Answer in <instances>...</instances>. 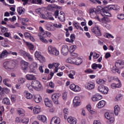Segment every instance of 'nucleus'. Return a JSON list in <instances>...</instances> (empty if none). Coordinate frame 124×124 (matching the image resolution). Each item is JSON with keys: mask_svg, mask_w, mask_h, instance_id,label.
Listing matches in <instances>:
<instances>
[{"mask_svg": "<svg viewBox=\"0 0 124 124\" xmlns=\"http://www.w3.org/2000/svg\"><path fill=\"white\" fill-rule=\"evenodd\" d=\"M119 112H120V107L118 105H116L114 107V114L116 116H118Z\"/></svg>", "mask_w": 124, "mask_h": 124, "instance_id": "nucleus-32", "label": "nucleus"}, {"mask_svg": "<svg viewBox=\"0 0 124 124\" xmlns=\"http://www.w3.org/2000/svg\"><path fill=\"white\" fill-rule=\"evenodd\" d=\"M112 9L118 11L120 9V7L117 5H112Z\"/></svg>", "mask_w": 124, "mask_h": 124, "instance_id": "nucleus-46", "label": "nucleus"}, {"mask_svg": "<svg viewBox=\"0 0 124 124\" xmlns=\"http://www.w3.org/2000/svg\"><path fill=\"white\" fill-rule=\"evenodd\" d=\"M18 82L20 84H24V83H25V82H26V79H25L24 78H19L18 79Z\"/></svg>", "mask_w": 124, "mask_h": 124, "instance_id": "nucleus-50", "label": "nucleus"}, {"mask_svg": "<svg viewBox=\"0 0 124 124\" xmlns=\"http://www.w3.org/2000/svg\"><path fill=\"white\" fill-rule=\"evenodd\" d=\"M10 63H9V62H4L3 64V66L5 68V69H9V64Z\"/></svg>", "mask_w": 124, "mask_h": 124, "instance_id": "nucleus-35", "label": "nucleus"}, {"mask_svg": "<svg viewBox=\"0 0 124 124\" xmlns=\"http://www.w3.org/2000/svg\"><path fill=\"white\" fill-rule=\"evenodd\" d=\"M24 94L25 97H26V98H27V99H31V98H32V94L29 93L28 91H24Z\"/></svg>", "mask_w": 124, "mask_h": 124, "instance_id": "nucleus-18", "label": "nucleus"}, {"mask_svg": "<svg viewBox=\"0 0 124 124\" xmlns=\"http://www.w3.org/2000/svg\"><path fill=\"white\" fill-rule=\"evenodd\" d=\"M60 66L59 63H53V68L54 72H58V68Z\"/></svg>", "mask_w": 124, "mask_h": 124, "instance_id": "nucleus-33", "label": "nucleus"}, {"mask_svg": "<svg viewBox=\"0 0 124 124\" xmlns=\"http://www.w3.org/2000/svg\"><path fill=\"white\" fill-rule=\"evenodd\" d=\"M17 11L19 14V15H21V14H24L25 12L26 11V10L25 8L22 7H19L17 9Z\"/></svg>", "mask_w": 124, "mask_h": 124, "instance_id": "nucleus-23", "label": "nucleus"}, {"mask_svg": "<svg viewBox=\"0 0 124 124\" xmlns=\"http://www.w3.org/2000/svg\"><path fill=\"white\" fill-rule=\"evenodd\" d=\"M25 56L26 57H28V58L29 59V61H30V62H32V61H33V59H32V57H31V55L29 53H25Z\"/></svg>", "mask_w": 124, "mask_h": 124, "instance_id": "nucleus-45", "label": "nucleus"}, {"mask_svg": "<svg viewBox=\"0 0 124 124\" xmlns=\"http://www.w3.org/2000/svg\"><path fill=\"white\" fill-rule=\"evenodd\" d=\"M31 85L37 91H40V90H41L42 86L39 81L34 79L32 81Z\"/></svg>", "mask_w": 124, "mask_h": 124, "instance_id": "nucleus-2", "label": "nucleus"}, {"mask_svg": "<svg viewBox=\"0 0 124 124\" xmlns=\"http://www.w3.org/2000/svg\"><path fill=\"white\" fill-rule=\"evenodd\" d=\"M48 52L52 54V55H54V56H58L59 54L60 53L59 52V51L57 50L56 48L53 47L52 46H49L48 47Z\"/></svg>", "mask_w": 124, "mask_h": 124, "instance_id": "nucleus-5", "label": "nucleus"}, {"mask_svg": "<svg viewBox=\"0 0 124 124\" xmlns=\"http://www.w3.org/2000/svg\"><path fill=\"white\" fill-rule=\"evenodd\" d=\"M37 59H38V61H40V62H42V63H43V62H45V58H44V57H43L41 55Z\"/></svg>", "mask_w": 124, "mask_h": 124, "instance_id": "nucleus-39", "label": "nucleus"}, {"mask_svg": "<svg viewBox=\"0 0 124 124\" xmlns=\"http://www.w3.org/2000/svg\"><path fill=\"white\" fill-rule=\"evenodd\" d=\"M17 111L19 115H22V116H24V114H25V110L23 108H18Z\"/></svg>", "mask_w": 124, "mask_h": 124, "instance_id": "nucleus-36", "label": "nucleus"}, {"mask_svg": "<svg viewBox=\"0 0 124 124\" xmlns=\"http://www.w3.org/2000/svg\"><path fill=\"white\" fill-rule=\"evenodd\" d=\"M117 17L119 20H124V14H120L118 15Z\"/></svg>", "mask_w": 124, "mask_h": 124, "instance_id": "nucleus-43", "label": "nucleus"}, {"mask_svg": "<svg viewBox=\"0 0 124 124\" xmlns=\"http://www.w3.org/2000/svg\"><path fill=\"white\" fill-rule=\"evenodd\" d=\"M86 89H88V90H93L94 89V84L93 83H87L85 85Z\"/></svg>", "mask_w": 124, "mask_h": 124, "instance_id": "nucleus-24", "label": "nucleus"}, {"mask_svg": "<svg viewBox=\"0 0 124 124\" xmlns=\"http://www.w3.org/2000/svg\"><path fill=\"white\" fill-rule=\"evenodd\" d=\"M76 72L75 71L71 70L70 71V73L68 75L69 78H70V79H74V76L76 74Z\"/></svg>", "mask_w": 124, "mask_h": 124, "instance_id": "nucleus-31", "label": "nucleus"}, {"mask_svg": "<svg viewBox=\"0 0 124 124\" xmlns=\"http://www.w3.org/2000/svg\"><path fill=\"white\" fill-rule=\"evenodd\" d=\"M46 30L47 31H55L56 29H55V27H46Z\"/></svg>", "mask_w": 124, "mask_h": 124, "instance_id": "nucleus-57", "label": "nucleus"}, {"mask_svg": "<svg viewBox=\"0 0 124 124\" xmlns=\"http://www.w3.org/2000/svg\"><path fill=\"white\" fill-rule=\"evenodd\" d=\"M49 87H50V88H51L52 89H54V88L55 87V84H54V83H53V82H50L49 83Z\"/></svg>", "mask_w": 124, "mask_h": 124, "instance_id": "nucleus-62", "label": "nucleus"}, {"mask_svg": "<svg viewBox=\"0 0 124 124\" xmlns=\"http://www.w3.org/2000/svg\"><path fill=\"white\" fill-rule=\"evenodd\" d=\"M92 31L97 36H101V31H100V29H99L98 27L95 26L92 29Z\"/></svg>", "mask_w": 124, "mask_h": 124, "instance_id": "nucleus-7", "label": "nucleus"}, {"mask_svg": "<svg viewBox=\"0 0 124 124\" xmlns=\"http://www.w3.org/2000/svg\"><path fill=\"white\" fill-rule=\"evenodd\" d=\"M102 98V96L99 94H96L92 97L93 101H98Z\"/></svg>", "mask_w": 124, "mask_h": 124, "instance_id": "nucleus-14", "label": "nucleus"}, {"mask_svg": "<svg viewBox=\"0 0 124 124\" xmlns=\"http://www.w3.org/2000/svg\"><path fill=\"white\" fill-rule=\"evenodd\" d=\"M77 46H72L70 47V52H74L76 50Z\"/></svg>", "mask_w": 124, "mask_h": 124, "instance_id": "nucleus-42", "label": "nucleus"}, {"mask_svg": "<svg viewBox=\"0 0 124 124\" xmlns=\"http://www.w3.org/2000/svg\"><path fill=\"white\" fill-rule=\"evenodd\" d=\"M61 96L60 93H54L51 96V99L54 104H59V98Z\"/></svg>", "mask_w": 124, "mask_h": 124, "instance_id": "nucleus-4", "label": "nucleus"}, {"mask_svg": "<svg viewBox=\"0 0 124 124\" xmlns=\"http://www.w3.org/2000/svg\"><path fill=\"white\" fill-rule=\"evenodd\" d=\"M70 39L72 42H73L75 40V35L74 34H71Z\"/></svg>", "mask_w": 124, "mask_h": 124, "instance_id": "nucleus-51", "label": "nucleus"}, {"mask_svg": "<svg viewBox=\"0 0 124 124\" xmlns=\"http://www.w3.org/2000/svg\"><path fill=\"white\" fill-rule=\"evenodd\" d=\"M41 55V54H39V52L36 51L35 53V58H36L37 59H38L40 56Z\"/></svg>", "mask_w": 124, "mask_h": 124, "instance_id": "nucleus-61", "label": "nucleus"}, {"mask_svg": "<svg viewBox=\"0 0 124 124\" xmlns=\"http://www.w3.org/2000/svg\"><path fill=\"white\" fill-rule=\"evenodd\" d=\"M93 58H94L95 59H97L98 58H99V54L96 53V52H94Z\"/></svg>", "mask_w": 124, "mask_h": 124, "instance_id": "nucleus-58", "label": "nucleus"}, {"mask_svg": "<svg viewBox=\"0 0 124 124\" xmlns=\"http://www.w3.org/2000/svg\"><path fill=\"white\" fill-rule=\"evenodd\" d=\"M54 16H55V18H58L59 16V10H57L54 12Z\"/></svg>", "mask_w": 124, "mask_h": 124, "instance_id": "nucleus-64", "label": "nucleus"}, {"mask_svg": "<svg viewBox=\"0 0 124 124\" xmlns=\"http://www.w3.org/2000/svg\"><path fill=\"white\" fill-rule=\"evenodd\" d=\"M105 106V101H100L98 105H97V107L98 108H103Z\"/></svg>", "mask_w": 124, "mask_h": 124, "instance_id": "nucleus-29", "label": "nucleus"}, {"mask_svg": "<svg viewBox=\"0 0 124 124\" xmlns=\"http://www.w3.org/2000/svg\"><path fill=\"white\" fill-rule=\"evenodd\" d=\"M23 124H28L29 123V118H25L22 120Z\"/></svg>", "mask_w": 124, "mask_h": 124, "instance_id": "nucleus-49", "label": "nucleus"}, {"mask_svg": "<svg viewBox=\"0 0 124 124\" xmlns=\"http://www.w3.org/2000/svg\"><path fill=\"white\" fill-rule=\"evenodd\" d=\"M26 78L27 80L31 81V80H36V78L33 75L28 74L26 76Z\"/></svg>", "mask_w": 124, "mask_h": 124, "instance_id": "nucleus-22", "label": "nucleus"}, {"mask_svg": "<svg viewBox=\"0 0 124 124\" xmlns=\"http://www.w3.org/2000/svg\"><path fill=\"white\" fill-rule=\"evenodd\" d=\"M58 19L61 21V22H64L65 21V17H64V13L62 11H61L60 13Z\"/></svg>", "mask_w": 124, "mask_h": 124, "instance_id": "nucleus-16", "label": "nucleus"}, {"mask_svg": "<svg viewBox=\"0 0 124 124\" xmlns=\"http://www.w3.org/2000/svg\"><path fill=\"white\" fill-rule=\"evenodd\" d=\"M98 90L99 92H100L104 94H107L108 93V88L104 86V85L99 86Z\"/></svg>", "mask_w": 124, "mask_h": 124, "instance_id": "nucleus-6", "label": "nucleus"}, {"mask_svg": "<svg viewBox=\"0 0 124 124\" xmlns=\"http://www.w3.org/2000/svg\"><path fill=\"white\" fill-rule=\"evenodd\" d=\"M96 10L98 12H104L105 10L102 7L98 6L97 7Z\"/></svg>", "mask_w": 124, "mask_h": 124, "instance_id": "nucleus-40", "label": "nucleus"}, {"mask_svg": "<svg viewBox=\"0 0 124 124\" xmlns=\"http://www.w3.org/2000/svg\"><path fill=\"white\" fill-rule=\"evenodd\" d=\"M44 102L46 106L47 107H52V101L49 100V98H46L44 99Z\"/></svg>", "mask_w": 124, "mask_h": 124, "instance_id": "nucleus-15", "label": "nucleus"}, {"mask_svg": "<svg viewBox=\"0 0 124 124\" xmlns=\"http://www.w3.org/2000/svg\"><path fill=\"white\" fill-rule=\"evenodd\" d=\"M73 104L74 107H77L81 104V100H80V97L78 96H76L74 98L73 100Z\"/></svg>", "mask_w": 124, "mask_h": 124, "instance_id": "nucleus-10", "label": "nucleus"}, {"mask_svg": "<svg viewBox=\"0 0 124 124\" xmlns=\"http://www.w3.org/2000/svg\"><path fill=\"white\" fill-rule=\"evenodd\" d=\"M105 117L106 119H107V120H108L109 124H113V122L115 121L114 117H111L108 112H106L105 113Z\"/></svg>", "mask_w": 124, "mask_h": 124, "instance_id": "nucleus-12", "label": "nucleus"}, {"mask_svg": "<svg viewBox=\"0 0 124 124\" xmlns=\"http://www.w3.org/2000/svg\"><path fill=\"white\" fill-rule=\"evenodd\" d=\"M35 69L36 68L33 67L32 66L30 67V72H32L33 73H35Z\"/></svg>", "mask_w": 124, "mask_h": 124, "instance_id": "nucleus-54", "label": "nucleus"}, {"mask_svg": "<svg viewBox=\"0 0 124 124\" xmlns=\"http://www.w3.org/2000/svg\"><path fill=\"white\" fill-rule=\"evenodd\" d=\"M0 30L2 32H6L8 31V29L3 27H0Z\"/></svg>", "mask_w": 124, "mask_h": 124, "instance_id": "nucleus-48", "label": "nucleus"}, {"mask_svg": "<svg viewBox=\"0 0 124 124\" xmlns=\"http://www.w3.org/2000/svg\"><path fill=\"white\" fill-rule=\"evenodd\" d=\"M112 89H117V88H121L122 87V83L119 82V84L112 83L111 85Z\"/></svg>", "mask_w": 124, "mask_h": 124, "instance_id": "nucleus-27", "label": "nucleus"}, {"mask_svg": "<svg viewBox=\"0 0 124 124\" xmlns=\"http://www.w3.org/2000/svg\"><path fill=\"white\" fill-rule=\"evenodd\" d=\"M40 16L41 18H43V19H45L46 20L48 19V17L45 16L44 14H40Z\"/></svg>", "mask_w": 124, "mask_h": 124, "instance_id": "nucleus-59", "label": "nucleus"}, {"mask_svg": "<svg viewBox=\"0 0 124 124\" xmlns=\"http://www.w3.org/2000/svg\"><path fill=\"white\" fill-rule=\"evenodd\" d=\"M110 57H111V54L110 53V52H107V53H106L105 58L106 59H108V58H110Z\"/></svg>", "mask_w": 124, "mask_h": 124, "instance_id": "nucleus-63", "label": "nucleus"}, {"mask_svg": "<svg viewBox=\"0 0 124 124\" xmlns=\"http://www.w3.org/2000/svg\"><path fill=\"white\" fill-rule=\"evenodd\" d=\"M105 82H106V81L102 79L96 81L97 84H98L99 85H104L105 84Z\"/></svg>", "mask_w": 124, "mask_h": 124, "instance_id": "nucleus-37", "label": "nucleus"}, {"mask_svg": "<svg viewBox=\"0 0 124 124\" xmlns=\"http://www.w3.org/2000/svg\"><path fill=\"white\" fill-rule=\"evenodd\" d=\"M67 121L70 124H77V119L72 116H69L67 119Z\"/></svg>", "mask_w": 124, "mask_h": 124, "instance_id": "nucleus-11", "label": "nucleus"}, {"mask_svg": "<svg viewBox=\"0 0 124 124\" xmlns=\"http://www.w3.org/2000/svg\"><path fill=\"white\" fill-rule=\"evenodd\" d=\"M21 67L22 70H27L30 65V63L25 61H22L20 62Z\"/></svg>", "mask_w": 124, "mask_h": 124, "instance_id": "nucleus-8", "label": "nucleus"}, {"mask_svg": "<svg viewBox=\"0 0 124 124\" xmlns=\"http://www.w3.org/2000/svg\"><path fill=\"white\" fill-rule=\"evenodd\" d=\"M69 51V49L67 45H65L62 46L61 52L62 55H63V56H66V55L68 54Z\"/></svg>", "mask_w": 124, "mask_h": 124, "instance_id": "nucleus-9", "label": "nucleus"}, {"mask_svg": "<svg viewBox=\"0 0 124 124\" xmlns=\"http://www.w3.org/2000/svg\"><path fill=\"white\" fill-rule=\"evenodd\" d=\"M37 119L39 121H42L43 123L46 122V116L44 115H38L37 116Z\"/></svg>", "mask_w": 124, "mask_h": 124, "instance_id": "nucleus-28", "label": "nucleus"}, {"mask_svg": "<svg viewBox=\"0 0 124 124\" xmlns=\"http://www.w3.org/2000/svg\"><path fill=\"white\" fill-rule=\"evenodd\" d=\"M115 67L116 68L114 69L116 72H117L118 74H121V71L120 69H123L124 67V62L122 61H118L115 63Z\"/></svg>", "mask_w": 124, "mask_h": 124, "instance_id": "nucleus-1", "label": "nucleus"}, {"mask_svg": "<svg viewBox=\"0 0 124 124\" xmlns=\"http://www.w3.org/2000/svg\"><path fill=\"white\" fill-rule=\"evenodd\" d=\"M95 9H91L89 10L90 14L93 18H94L96 16V12Z\"/></svg>", "mask_w": 124, "mask_h": 124, "instance_id": "nucleus-25", "label": "nucleus"}, {"mask_svg": "<svg viewBox=\"0 0 124 124\" xmlns=\"http://www.w3.org/2000/svg\"><path fill=\"white\" fill-rule=\"evenodd\" d=\"M53 26L54 28H57V29H62V24H54Z\"/></svg>", "mask_w": 124, "mask_h": 124, "instance_id": "nucleus-53", "label": "nucleus"}, {"mask_svg": "<svg viewBox=\"0 0 124 124\" xmlns=\"http://www.w3.org/2000/svg\"><path fill=\"white\" fill-rule=\"evenodd\" d=\"M8 54L9 53H8L7 50H4L0 55V60H1V59H4V58H6Z\"/></svg>", "mask_w": 124, "mask_h": 124, "instance_id": "nucleus-17", "label": "nucleus"}, {"mask_svg": "<svg viewBox=\"0 0 124 124\" xmlns=\"http://www.w3.org/2000/svg\"><path fill=\"white\" fill-rule=\"evenodd\" d=\"M31 66H32V67H34L35 68H37V63L36 62H33Z\"/></svg>", "mask_w": 124, "mask_h": 124, "instance_id": "nucleus-60", "label": "nucleus"}, {"mask_svg": "<svg viewBox=\"0 0 124 124\" xmlns=\"http://www.w3.org/2000/svg\"><path fill=\"white\" fill-rule=\"evenodd\" d=\"M9 69H13L15 67L16 64V60L9 62Z\"/></svg>", "mask_w": 124, "mask_h": 124, "instance_id": "nucleus-19", "label": "nucleus"}, {"mask_svg": "<svg viewBox=\"0 0 124 124\" xmlns=\"http://www.w3.org/2000/svg\"><path fill=\"white\" fill-rule=\"evenodd\" d=\"M33 113L35 114H39V113L41 112V110L40 109V107L38 106H37L34 107L33 108Z\"/></svg>", "mask_w": 124, "mask_h": 124, "instance_id": "nucleus-20", "label": "nucleus"}, {"mask_svg": "<svg viewBox=\"0 0 124 124\" xmlns=\"http://www.w3.org/2000/svg\"><path fill=\"white\" fill-rule=\"evenodd\" d=\"M39 36H40V40H41V41H42V42H44V43H48V41H47V40H46V39H45L44 37H43V36H42L41 35H39Z\"/></svg>", "mask_w": 124, "mask_h": 124, "instance_id": "nucleus-38", "label": "nucleus"}, {"mask_svg": "<svg viewBox=\"0 0 124 124\" xmlns=\"http://www.w3.org/2000/svg\"><path fill=\"white\" fill-rule=\"evenodd\" d=\"M103 13H104V15H105V16H108V17H111V14L108 12V11L105 10L104 11V12Z\"/></svg>", "mask_w": 124, "mask_h": 124, "instance_id": "nucleus-47", "label": "nucleus"}, {"mask_svg": "<svg viewBox=\"0 0 124 124\" xmlns=\"http://www.w3.org/2000/svg\"><path fill=\"white\" fill-rule=\"evenodd\" d=\"M63 113L64 115V118L65 120H66V119H67V115H68V113H69V111H68V109L64 108Z\"/></svg>", "mask_w": 124, "mask_h": 124, "instance_id": "nucleus-34", "label": "nucleus"}, {"mask_svg": "<svg viewBox=\"0 0 124 124\" xmlns=\"http://www.w3.org/2000/svg\"><path fill=\"white\" fill-rule=\"evenodd\" d=\"M2 103L5 105H10V100L7 97L4 98L2 100Z\"/></svg>", "mask_w": 124, "mask_h": 124, "instance_id": "nucleus-26", "label": "nucleus"}, {"mask_svg": "<svg viewBox=\"0 0 124 124\" xmlns=\"http://www.w3.org/2000/svg\"><path fill=\"white\" fill-rule=\"evenodd\" d=\"M24 35L25 38H30L31 37V34H30L29 32H25Z\"/></svg>", "mask_w": 124, "mask_h": 124, "instance_id": "nucleus-52", "label": "nucleus"}, {"mask_svg": "<svg viewBox=\"0 0 124 124\" xmlns=\"http://www.w3.org/2000/svg\"><path fill=\"white\" fill-rule=\"evenodd\" d=\"M80 90H81V88H80V87H79L78 86L76 85V87H75V89H74V92H79L80 91Z\"/></svg>", "mask_w": 124, "mask_h": 124, "instance_id": "nucleus-56", "label": "nucleus"}, {"mask_svg": "<svg viewBox=\"0 0 124 124\" xmlns=\"http://www.w3.org/2000/svg\"><path fill=\"white\" fill-rule=\"evenodd\" d=\"M75 87H76V85H75V84H72L70 85L69 88L72 91H74V90L75 89Z\"/></svg>", "mask_w": 124, "mask_h": 124, "instance_id": "nucleus-55", "label": "nucleus"}, {"mask_svg": "<svg viewBox=\"0 0 124 124\" xmlns=\"http://www.w3.org/2000/svg\"><path fill=\"white\" fill-rule=\"evenodd\" d=\"M60 123H61L60 118L55 116L51 119L50 124H60Z\"/></svg>", "mask_w": 124, "mask_h": 124, "instance_id": "nucleus-13", "label": "nucleus"}, {"mask_svg": "<svg viewBox=\"0 0 124 124\" xmlns=\"http://www.w3.org/2000/svg\"><path fill=\"white\" fill-rule=\"evenodd\" d=\"M34 100L36 103H39L41 101V97L39 95L34 96Z\"/></svg>", "mask_w": 124, "mask_h": 124, "instance_id": "nucleus-30", "label": "nucleus"}, {"mask_svg": "<svg viewBox=\"0 0 124 124\" xmlns=\"http://www.w3.org/2000/svg\"><path fill=\"white\" fill-rule=\"evenodd\" d=\"M92 68L94 70H95L97 68L99 69H101V68H102V65L94 63L92 65Z\"/></svg>", "mask_w": 124, "mask_h": 124, "instance_id": "nucleus-21", "label": "nucleus"}, {"mask_svg": "<svg viewBox=\"0 0 124 124\" xmlns=\"http://www.w3.org/2000/svg\"><path fill=\"white\" fill-rule=\"evenodd\" d=\"M3 81L4 84L6 86H7V87H9V88H11L12 85H11V84H8V79H5Z\"/></svg>", "mask_w": 124, "mask_h": 124, "instance_id": "nucleus-41", "label": "nucleus"}, {"mask_svg": "<svg viewBox=\"0 0 124 124\" xmlns=\"http://www.w3.org/2000/svg\"><path fill=\"white\" fill-rule=\"evenodd\" d=\"M66 62L69 63H75L77 65H79L82 63V59L78 58L77 61L74 62V59L72 58H69L66 60Z\"/></svg>", "mask_w": 124, "mask_h": 124, "instance_id": "nucleus-3", "label": "nucleus"}, {"mask_svg": "<svg viewBox=\"0 0 124 124\" xmlns=\"http://www.w3.org/2000/svg\"><path fill=\"white\" fill-rule=\"evenodd\" d=\"M27 44L29 48L30 49V50H33V48H34V46H33V45L31 44V43L27 42Z\"/></svg>", "mask_w": 124, "mask_h": 124, "instance_id": "nucleus-44", "label": "nucleus"}]
</instances>
